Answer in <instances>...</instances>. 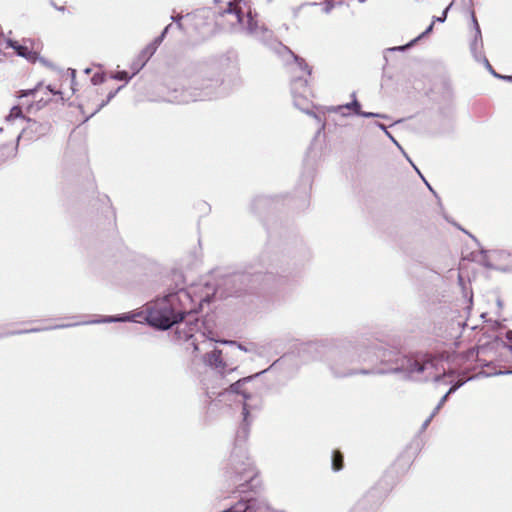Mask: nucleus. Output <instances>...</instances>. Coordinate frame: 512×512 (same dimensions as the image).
Returning <instances> with one entry per match:
<instances>
[{
	"label": "nucleus",
	"mask_w": 512,
	"mask_h": 512,
	"mask_svg": "<svg viewBox=\"0 0 512 512\" xmlns=\"http://www.w3.org/2000/svg\"><path fill=\"white\" fill-rule=\"evenodd\" d=\"M192 299L190 294L183 288L175 292H171L162 298L149 302L145 305L144 311L138 314H123L120 316H107L100 320L83 322L89 323H112L135 321L136 316H143L147 323L158 329L167 330L174 324L179 323L188 317L187 323L192 324L193 321L198 322L194 318L191 309H188ZM197 325V323H195Z\"/></svg>",
	"instance_id": "f257e3e1"
},
{
	"label": "nucleus",
	"mask_w": 512,
	"mask_h": 512,
	"mask_svg": "<svg viewBox=\"0 0 512 512\" xmlns=\"http://www.w3.org/2000/svg\"><path fill=\"white\" fill-rule=\"evenodd\" d=\"M356 362L391 364L388 370H376L374 374L400 373L404 379L414 381H439L441 373L437 369V362L432 359H418L399 356L383 348H352Z\"/></svg>",
	"instance_id": "f03ea898"
},
{
	"label": "nucleus",
	"mask_w": 512,
	"mask_h": 512,
	"mask_svg": "<svg viewBox=\"0 0 512 512\" xmlns=\"http://www.w3.org/2000/svg\"><path fill=\"white\" fill-rule=\"evenodd\" d=\"M244 7H247L245 0H232L228 2L227 8L221 13V17L226 20L229 30L260 40L269 38L271 31L255 19L250 7L247 8L246 14H244Z\"/></svg>",
	"instance_id": "7ed1b4c3"
},
{
	"label": "nucleus",
	"mask_w": 512,
	"mask_h": 512,
	"mask_svg": "<svg viewBox=\"0 0 512 512\" xmlns=\"http://www.w3.org/2000/svg\"><path fill=\"white\" fill-rule=\"evenodd\" d=\"M356 363L355 353L352 349L333 351L329 359V368L335 377H347L356 374L369 375L375 373L374 370L356 369L352 364Z\"/></svg>",
	"instance_id": "20e7f679"
},
{
	"label": "nucleus",
	"mask_w": 512,
	"mask_h": 512,
	"mask_svg": "<svg viewBox=\"0 0 512 512\" xmlns=\"http://www.w3.org/2000/svg\"><path fill=\"white\" fill-rule=\"evenodd\" d=\"M292 95L295 107L311 115L319 124V132L325 128L322 119L313 112H310V97L312 92L308 86V81L302 75L297 76L292 81Z\"/></svg>",
	"instance_id": "39448f33"
},
{
	"label": "nucleus",
	"mask_w": 512,
	"mask_h": 512,
	"mask_svg": "<svg viewBox=\"0 0 512 512\" xmlns=\"http://www.w3.org/2000/svg\"><path fill=\"white\" fill-rule=\"evenodd\" d=\"M231 464L235 472V484L240 480H245L246 482L254 480L255 470L247 456L246 450L241 445L232 452Z\"/></svg>",
	"instance_id": "423d86ee"
},
{
	"label": "nucleus",
	"mask_w": 512,
	"mask_h": 512,
	"mask_svg": "<svg viewBox=\"0 0 512 512\" xmlns=\"http://www.w3.org/2000/svg\"><path fill=\"white\" fill-rule=\"evenodd\" d=\"M218 84V80H204L200 85L186 91L188 95H185L180 102L187 103L189 101L211 99L217 95L216 88Z\"/></svg>",
	"instance_id": "0eeeda50"
},
{
	"label": "nucleus",
	"mask_w": 512,
	"mask_h": 512,
	"mask_svg": "<svg viewBox=\"0 0 512 512\" xmlns=\"http://www.w3.org/2000/svg\"><path fill=\"white\" fill-rule=\"evenodd\" d=\"M343 110H348L353 112L355 115L365 117V118H381L388 119V116L381 113L374 112H364L361 110V104L357 99L352 100L350 103H346L343 105L332 106L328 108L329 112L340 114L343 117L350 116V113H343Z\"/></svg>",
	"instance_id": "6e6552de"
},
{
	"label": "nucleus",
	"mask_w": 512,
	"mask_h": 512,
	"mask_svg": "<svg viewBox=\"0 0 512 512\" xmlns=\"http://www.w3.org/2000/svg\"><path fill=\"white\" fill-rule=\"evenodd\" d=\"M47 131V127L35 120L28 118L24 126H22V132L18 136L26 137L29 140L37 139L38 137L44 135Z\"/></svg>",
	"instance_id": "1a4fd4ad"
},
{
	"label": "nucleus",
	"mask_w": 512,
	"mask_h": 512,
	"mask_svg": "<svg viewBox=\"0 0 512 512\" xmlns=\"http://www.w3.org/2000/svg\"><path fill=\"white\" fill-rule=\"evenodd\" d=\"M203 362L214 369H216L220 374H225L226 364L222 359V351L218 349H213L210 352H207L203 358Z\"/></svg>",
	"instance_id": "9d476101"
},
{
	"label": "nucleus",
	"mask_w": 512,
	"mask_h": 512,
	"mask_svg": "<svg viewBox=\"0 0 512 512\" xmlns=\"http://www.w3.org/2000/svg\"><path fill=\"white\" fill-rule=\"evenodd\" d=\"M6 122L11 123L12 125H18L22 128L28 118L23 115L22 109L20 106H13L9 112V114L5 117Z\"/></svg>",
	"instance_id": "9b49d317"
},
{
	"label": "nucleus",
	"mask_w": 512,
	"mask_h": 512,
	"mask_svg": "<svg viewBox=\"0 0 512 512\" xmlns=\"http://www.w3.org/2000/svg\"><path fill=\"white\" fill-rule=\"evenodd\" d=\"M7 46L14 49L17 55L26 58L27 60L34 61L36 58L35 52L31 51L27 46L19 44L17 41L8 39Z\"/></svg>",
	"instance_id": "f8f14e48"
},
{
	"label": "nucleus",
	"mask_w": 512,
	"mask_h": 512,
	"mask_svg": "<svg viewBox=\"0 0 512 512\" xmlns=\"http://www.w3.org/2000/svg\"><path fill=\"white\" fill-rule=\"evenodd\" d=\"M483 41L482 36L480 38L477 37V34H474L473 40L470 43V51L474 57V59L479 62L482 59L480 57H485L482 53Z\"/></svg>",
	"instance_id": "ddd939ff"
},
{
	"label": "nucleus",
	"mask_w": 512,
	"mask_h": 512,
	"mask_svg": "<svg viewBox=\"0 0 512 512\" xmlns=\"http://www.w3.org/2000/svg\"><path fill=\"white\" fill-rule=\"evenodd\" d=\"M248 414H249V412L247 409V405L244 404L243 405V416H244L245 423L238 430L237 436H236V441L239 443H244L247 440L248 435H249V427H248V423H247Z\"/></svg>",
	"instance_id": "4468645a"
},
{
	"label": "nucleus",
	"mask_w": 512,
	"mask_h": 512,
	"mask_svg": "<svg viewBox=\"0 0 512 512\" xmlns=\"http://www.w3.org/2000/svg\"><path fill=\"white\" fill-rule=\"evenodd\" d=\"M200 336L202 338H206L205 336V333H201ZM197 339H194L191 344L193 346V349L194 351H201V350H204V349H207V348H210L212 346V343L213 342H217V340H215L214 338L212 337H208L207 339H203L201 343H198L196 342Z\"/></svg>",
	"instance_id": "2eb2a0df"
},
{
	"label": "nucleus",
	"mask_w": 512,
	"mask_h": 512,
	"mask_svg": "<svg viewBox=\"0 0 512 512\" xmlns=\"http://www.w3.org/2000/svg\"><path fill=\"white\" fill-rule=\"evenodd\" d=\"M288 53L291 55V57L294 59V67L299 69L303 75H310L311 70L308 67V65L305 63V61L298 56L294 55L291 51H288Z\"/></svg>",
	"instance_id": "dca6fc26"
},
{
	"label": "nucleus",
	"mask_w": 512,
	"mask_h": 512,
	"mask_svg": "<svg viewBox=\"0 0 512 512\" xmlns=\"http://www.w3.org/2000/svg\"><path fill=\"white\" fill-rule=\"evenodd\" d=\"M122 87H119L118 89H116L115 91H111L108 95H107V99L102 101L100 104L97 105V107L91 111V113L86 117V120H88L90 117H92L93 115H95L97 112H99L104 106H106L115 96L116 94L118 93V91L121 89Z\"/></svg>",
	"instance_id": "f3484780"
},
{
	"label": "nucleus",
	"mask_w": 512,
	"mask_h": 512,
	"mask_svg": "<svg viewBox=\"0 0 512 512\" xmlns=\"http://www.w3.org/2000/svg\"><path fill=\"white\" fill-rule=\"evenodd\" d=\"M155 45H147L142 52L140 53L139 57L142 60V66L145 65V63L150 59V57L156 52Z\"/></svg>",
	"instance_id": "a211bd4d"
},
{
	"label": "nucleus",
	"mask_w": 512,
	"mask_h": 512,
	"mask_svg": "<svg viewBox=\"0 0 512 512\" xmlns=\"http://www.w3.org/2000/svg\"><path fill=\"white\" fill-rule=\"evenodd\" d=\"M250 379V377H247V378H243V379H239L237 380L236 382L232 383L230 385V391L233 392V393H238V394H242L244 396L245 399H247V395L241 391V387L243 386V384L245 382H247L248 380Z\"/></svg>",
	"instance_id": "6ab92c4d"
},
{
	"label": "nucleus",
	"mask_w": 512,
	"mask_h": 512,
	"mask_svg": "<svg viewBox=\"0 0 512 512\" xmlns=\"http://www.w3.org/2000/svg\"><path fill=\"white\" fill-rule=\"evenodd\" d=\"M343 467V457L339 452H334L332 457V468L334 471H340Z\"/></svg>",
	"instance_id": "aec40b11"
},
{
	"label": "nucleus",
	"mask_w": 512,
	"mask_h": 512,
	"mask_svg": "<svg viewBox=\"0 0 512 512\" xmlns=\"http://www.w3.org/2000/svg\"><path fill=\"white\" fill-rule=\"evenodd\" d=\"M433 26H434V22H432L423 33H421L417 38L412 40L409 44H407L406 46H400V47L393 48V50H404L405 48L412 46L418 39L431 33L433 30Z\"/></svg>",
	"instance_id": "412c9836"
},
{
	"label": "nucleus",
	"mask_w": 512,
	"mask_h": 512,
	"mask_svg": "<svg viewBox=\"0 0 512 512\" xmlns=\"http://www.w3.org/2000/svg\"><path fill=\"white\" fill-rule=\"evenodd\" d=\"M233 283L247 284L250 281V277L246 274H236L231 278Z\"/></svg>",
	"instance_id": "4be33fe9"
},
{
	"label": "nucleus",
	"mask_w": 512,
	"mask_h": 512,
	"mask_svg": "<svg viewBox=\"0 0 512 512\" xmlns=\"http://www.w3.org/2000/svg\"><path fill=\"white\" fill-rule=\"evenodd\" d=\"M480 59H482L480 62L483 63L486 67V69L494 76V77H497V78H501L502 75L496 73L494 71V69L492 68L491 64L489 63L488 59L486 57H480Z\"/></svg>",
	"instance_id": "5701e85b"
},
{
	"label": "nucleus",
	"mask_w": 512,
	"mask_h": 512,
	"mask_svg": "<svg viewBox=\"0 0 512 512\" xmlns=\"http://www.w3.org/2000/svg\"><path fill=\"white\" fill-rule=\"evenodd\" d=\"M471 20H472V25L474 28V34H477V37L480 38L481 37V29H480V26L478 24V21L476 19L474 12H471Z\"/></svg>",
	"instance_id": "b1692460"
},
{
	"label": "nucleus",
	"mask_w": 512,
	"mask_h": 512,
	"mask_svg": "<svg viewBox=\"0 0 512 512\" xmlns=\"http://www.w3.org/2000/svg\"><path fill=\"white\" fill-rule=\"evenodd\" d=\"M453 3H450L446 8L445 10L443 11L442 15L439 16V17H434V20L433 22H440V23H443L445 22L446 18H447V13L449 11V9L451 8Z\"/></svg>",
	"instance_id": "393cba45"
},
{
	"label": "nucleus",
	"mask_w": 512,
	"mask_h": 512,
	"mask_svg": "<svg viewBox=\"0 0 512 512\" xmlns=\"http://www.w3.org/2000/svg\"><path fill=\"white\" fill-rule=\"evenodd\" d=\"M114 79L128 81L130 77L126 71H119L114 75Z\"/></svg>",
	"instance_id": "a878e982"
},
{
	"label": "nucleus",
	"mask_w": 512,
	"mask_h": 512,
	"mask_svg": "<svg viewBox=\"0 0 512 512\" xmlns=\"http://www.w3.org/2000/svg\"><path fill=\"white\" fill-rule=\"evenodd\" d=\"M220 342L223 344L236 345L238 349L247 352V348H245L242 344L237 343L236 341L221 340Z\"/></svg>",
	"instance_id": "bb28decb"
},
{
	"label": "nucleus",
	"mask_w": 512,
	"mask_h": 512,
	"mask_svg": "<svg viewBox=\"0 0 512 512\" xmlns=\"http://www.w3.org/2000/svg\"><path fill=\"white\" fill-rule=\"evenodd\" d=\"M464 384V382H458L456 384H454L446 394H448V396L452 393H454L458 388H460L462 385Z\"/></svg>",
	"instance_id": "cd10ccee"
},
{
	"label": "nucleus",
	"mask_w": 512,
	"mask_h": 512,
	"mask_svg": "<svg viewBox=\"0 0 512 512\" xmlns=\"http://www.w3.org/2000/svg\"><path fill=\"white\" fill-rule=\"evenodd\" d=\"M464 384V382H458L456 384H454L446 394H448V396L452 393H454L458 388H460L462 385Z\"/></svg>",
	"instance_id": "c85d7f7f"
},
{
	"label": "nucleus",
	"mask_w": 512,
	"mask_h": 512,
	"mask_svg": "<svg viewBox=\"0 0 512 512\" xmlns=\"http://www.w3.org/2000/svg\"><path fill=\"white\" fill-rule=\"evenodd\" d=\"M183 18V16L181 15H178V16H172L171 19L176 23L177 27L179 29H182V24H181V19Z\"/></svg>",
	"instance_id": "c756f323"
},
{
	"label": "nucleus",
	"mask_w": 512,
	"mask_h": 512,
	"mask_svg": "<svg viewBox=\"0 0 512 512\" xmlns=\"http://www.w3.org/2000/svg\"><path fill=\"white\" fill-rule=\"evenodd\" d=\"M34 93H35V89L23 90V91H21V94L19 95V97H27V96L32 95Z\"/></svg>",
	"instance_id": "7c9ffc66"
},
{
	"label": "nucleus",
	"mask_w": 512,
	"mask_h": 512,
	"mask_svg": "<svg viewBox=\"0 0 512 512\" xmlns=\"http://www.w3.org/2000/svg\"><path fill=\"white\" fill-rule=\"evenodd\" d=\"M193 331H194V328L190 327L189 331L185 333V337L187 340H191L194 338Z\"/></svg>",
	"instance_id": "2f4dec72"
},
{
	"label": "nucleus",
	"mask_w": 512,
	"mask_h": 512,
	"mask_svg": "<svg viewBox=\"0 0 512 512\" xmlns=\"http://www.w3.org/2000/svg\"><path fill=\"white\" fill-rule=\"evenodd\" d=\"M163 41L162 37L158 36L152 43H150L151 45H155V48L157 49L158 46L161 44V42Z\"/></svg>",
	"instance_id": "473e14b6"
},
{
	"label": "nucleus",
	"mask_w": 512,
	"mask_h": 512,
	"mask_svg": "<svg viewBox=\"0 0 512 512\" xmlns=\"http://www.w3.org/2000/svg\"><path fill=\"white\" fill-rule=\"evenodd\" d=\"M448 394H445L439 401V403L437 404V406H439L440 408H442V406L444 405V403L447 401L448 399Z\"/></svg>",
	"instance_id": "72a5a7b5"
},
{
	"label": "nucleus",
	"mask_w": 512,
	"mask_h": 512,
	"mask_svg": "<svg viewBox=\"0 0 512 512\" xmlns=\"http://www.w3.org/2000/svg\"><path fill=\"white\" fill-rule=\"evenodd\" d=\"M385 135L394 143L396 144L398 147H400V145L398 144V142L395 140V138L391 135V133L389 131H386L385 132Z\"/></svg>",
	"instance_id": "f704fd0d"
},
{
	"label": "nucleus",
	"mask_w": 512,
	"mask_h": 512,
	"mask_svg": "<svg viewBox=\"0 0 512 512\" xmlns=\"http://www.w3.org/2000/svg\"><path fill=\"white\" fill-rule=\"evenodd\" d=\"M432 421V419H430V416L423 422L422 424V427H421V430H425L428 425L430 424V422Z\"/></svg>",
	"instance_id": "c9c22d12"
},
{
	"label": "nucleus",
	"mask_w": 512,
	"mask_h": 512,
	"mask_svg": "<svg viewBox=\"0 0 512 512\" xmlns=\"http://www.w3.org/2000/svg\"><path fill=\"white\" fill-rule=\"evenodd\" d=\"M440 409H441V408H440L439 406H436V407L433 409L432 413L429 415V416H430V419H433V418L436 416V414L439 412V410H440Z\"/></svg>",
	"instance_id": "e433bc0d"
},
{
	"label": "nucleus",
	"mask_w": 512,
	"mask_h": 512,
	"mask_svg": "<svg viewBox=\"0 0 512 512\" xmlns=\"http://www.w3.org/2000/svg\"><path fill=\"white\" fill-rule=\"evenodd\" d=\"M172 27L171 24L167 25L165 27V29L163 30L162 34L160 35V37H162V39H164L165 35L167 34V32L170 30V28Z\"/></svg>",
	"instance_id": "4c0bfd02"
},
{
	"label": "nucleus",
	"mask_w": 512,
	"mask_h": 512,
	"mask_svg": "<svg viewBox=\"0 0 512 512\" xmlns=\"http://www.w3.org/2000/svg\"><path fill=\"white\" fill-rule=\"evenodd\" d=\"M375 126H377L378 128H380L381 130H383V131H384V133H385L386 131H388V130H387V128H386V126H385L384 124L380 123V122H376V123H375Z\"/></svg>",
	"instance_id": "58836bf2"
},
{
	"label": "nucleus",
	"mask_w": 512,
	"mask_h": 512,
	"mask_svg": "<svg viewBox=\"0 0 512 512\" xmlns=\"http://www.w3.org/2000/svg\"><path fill=\"white\" fill-rule=\"evenodd\" d=\"M75 324H61V325H56L53 327V329H58V328H67V327H71V326H74Z\"/></svg>",
	"instance_id": "ea45409f"
},
{
	"label": "nucleus",
	"mask_w": 512,
	"mask_h": 512,
	"mask_svg": "<svg viewBox=\"0 0 512 512\" xmlns=\"http://www.w3.org/2000/svg\"><path fill=\"white\" fill-rule=\"evenodd\" d=\"M501 79H504V80L512 82V76H503L502 75Z\"/></svg>",
	"instance_id": "a19ab883"
},
{
	"label": "nucleus",
	"mask_w": 512,
	"mask_h": 512,
	"mask_svg": "<svg viewBox=\"0 0 512 512\" xmlns=\"http://www.w3.org/2000/svg\"><path fill=\"white\" fill-rule=\"evenodd\" d=\"M506 337H507V339H508V340H511V341H512V331H508V332L506 333Z\"/></svg>",
	"instance_id": "79ce46f5"
},
{
	"label": "nucleus",
	"mask_w": 512,
	"mask_h": 512,
	"mask_svg": "<svg viewBox=\"0 0 512 512\" xmlns=\"http://www.w3.org/2000/svg\"><path fill=\"white\" fill-rule=\"evenodd\" d=\"M497 374L499 375H502V374H512V371L508 370V371H499Z\"/></svg>",
	"instance_id": "37998d69"
},
{
	"label": "nucleus",
	"mask_w": 512,
	"mask_h": 512,
	"mask_svg": "<svg viewBox=\"0 0 512 512\" xmlns=\"http://www.w3.org/2000/svg\"><path fill=\"white\" fill-rule=\"evenodd\" d=\"M92 82H93L94 85H96L98 83V78L96 76H94L92 78Z\"/></svg>",
	"instance_id": "c03bdc74"
},
{
	"label": "nucleus",
	"mask_w": 512,
	"mask_h": 512,
	"mask_svg": "<svg viewBox=\"0 0 512 512\" xmlns=\"http://www.w3.org/2000/svg\"><path fill=\"white\" fill-rule=\"evenodd\" d=\"M242 486H243L242 484H240V485L238 486V491H239V492H241V493H242V492H245V489H241V487H242Z\"/></svg>",
	"instance_id": "a18cd8bd"
},
{
	"label": "nucleus",
	"mask_w": 512,
	"mask_h": 512,
	"mask_svg": "<svg viewBox=\"0 0 512 512\" xmlns=\"http://www.w3.org/2000/svg\"><path fill=\"white\" fill-rule=\"evenodd\" d=\"M70 71H71L72 78H74L76 71L74 69H70Z\"/></svg>",
	"instance_id": "49530a36"
},
{
	"label": "nucleus",
	"mask_w": 512,
	"mask_h": 512,
	"mask_svg": "<svg viewBox=\"0 0 512 512\" xmlns=\"http://www.w3.org/2000/svg\"><path fill=\"white\" fill-rule=\"evenodd\" d=\"M351 98H352V100L357 99V98H356V92H352V94H351Z\"/></svg>",
	"instance_id": "de8ad7c7"
},
{
	"label": "nucleus",
	"mask_w": 512,
	"mask_h": 512,
	"mask_svg": "<svg viewBox=\"0 0 512 512\" xmlns=\"http://www.w3.org/2000/svg\"><path fill=\"white\" fill-rule=\"evenodd\" d=\"M497 305H498L499 307H502V302H501V300H500V299H498V300H497Z\"/></svg>",
	"instance_id": "09e8293b"
},
{
	"label": "nucleus",
	"mask_w": 512,
	"mask_h": 512,
	"mask_svg": "<svg viewBox=\"0 0 512 512\" xmlns=\"http://www.w3.org/2000/svg\"><path fill=\"white\" fill-rule=\"evenodd\" d=\"M36 331H39V329H31V330H27L26 332H36Z\"/></svg>",
	"instance_id": "8fccbe9b"
},
{
	"label": "nucleus",
	"mask_w": 512,
	"mask_h": 512,
	"mask_svg": "<svg viewBox=\"0 0 512 512\" xmlns=\"http://www.w3.org/2000/svg\"><path fill=\"white\" fill-rule=\"evenodd\" d=\"M57 9H58V10H60V11H63V10H64V7H59V8H57Z\"/></svg>",
	"instance_id": "3c124183"
},
{
	"label": "nucleus",
	"mask_w": 512,
	"mask_h": 512,
	"mask_svg": "<svg viewBox=\"0 0 512 512\" xmlns=\"http://www.w3.org/2000/svg\"><path fill=\"white\" fill-rule=\"evenodd\" d=\"M428 189L432 190L431 186L426 182Z\"/></svg>",
	"instance_id": "603ef678"
},
{
	"label": "nucleus",
	"mask_w": 512,
	"mask_h": 512,
	"mask_svg": "<svg viewBox=\"0 0 512 512\" xmlns=\"http://www.w3.org/2000/svg\"><path fill=\"white\" fill-rule=\"evenodd\" d=\"M272 0H268V2H271Z\"/></svg>",
	"instance_id": "864d4df0"
}]
</instances>
